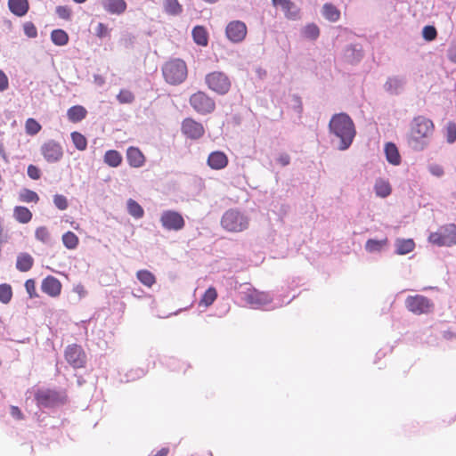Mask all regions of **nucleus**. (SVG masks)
Segmentation results:
<instances>
[{
  "instance_id": "obj_1",
  "label": "nucleus",
  "mask_w": 456,
  "mask_h": 456,
  "mask_svg": "<svg viewBox=\"0 0 456 456\" xmlns=\"http://www.w3.org/2000/svg\"><path fill=\"white\" fill-rule=\"evenodd\" d=\"M434 132L435 125L431 119L417 116L411 123L409 144L416 151H422L429 144Z\"/></svg>"
},
{
  "instance_id": "obj_2",
  "label": "nucleus",
  "mask_w": 456,
  "mask_h": 456,
  "mask_svg": "<svg viewBox=\"0 0 456 456\" xmlns=\"http://www.w3.org/2000/svg\"><path fill=\"white\" fill-rule=\"evenodd\" d=\"M329 128L330 133L340 139L339 150H346L353 142L355 136V127L352 118L346 113H338L332 116Z\"/></svg>"
},
{
  "instance_id": "obj_3",
  "label": "nucleus",
  "mask_w": 456,
  "mask_h": 456,
  "mask_svg": "<svg viewBox=\"0 0 456 456\" xmlns=\"http://www.w3.org/2000/svg\"><path fill=\"white\" fill-rule=\"evenodd\" d=\"M186 63L180 59L167 61L162 67L165 80L171 85H178L187 77Z\"/></svg>"
},
{
  "instance_id": "obj_4",
  "label": "nucleus",
  "mask_w": 456,
  "mask_h": 456,
  "mask_svg": "<svg viewBox=\"0 0 456 456\" xmlns=\"http://www.w3.org/2000/svg\"><path fill=\"white\" fill-rule=\"evenodd\" d=\"M428 241L438 247H452L456 245V224H447L439 227V229L431 232L428 236Z\"/></svg>"
},
{
  "instance_id": "obj_5",
  "label": "nucleus",
  "mask_w": 456,
  "mask_h": 456,
  "mask_svg": "<svg viewBox=\"0 0 456 456\" xmlns=\"http://www.w3.org/2000/svg\"><path fill=\"white\" fill-rule=\"evenodd\" d=\"M205 83L209 90L220 95L226 94L232 86V81L228 75L218 70L207 74Z\"/></svg>"
},
{
  "instance_id": "obj_6",
  "label": "nucleus",
  "mask_w": 456,
  "mask_h": 456,
  "mask_svg": "<svg viewBox=\"0 0 456 456\" xmlns=\"http://www.w3.org/2000/svg\"><path fill=\"white\" fill-rule=\"evenodd\" d=\"M221 224L226 231L240 232L247 229L248 220L238 210L229 209L224 214Z\"/></svg>"
},
{
  "instance_id": "obj_7",
  "label": "nucleus",
  "mask_w": 456,
  "mask_h": 456,
  "mask_svg": "<svg viewBox=\"0 0 456 456\" xmlns=\"http://www.w3.org/2000/svg\"><path fill=\"white\" fill-rule=\"evenodd\" d=\"M189 102L196 112L202 115L212 113L216 109L214 99L202 91L191 94Z\"/></svg>"
},
{
  "instance_id": "obj_8",
  "label": "nucleus",
  "mask_w": 456,
  "mask_h": 456,
  "mask_svg": "<svg viewBox=\"0 0 456 456\" xmlns=\"http://www.w3.org/2000/svg\"><path fill=\"white\" fill-rule=\"evenodd\" d=\"M406 308L414 314H425L433 310L434 304L422 295L409 296L405 299Z\"/></svg>"
},
{
  "instance_id": "obj_9",
  "label": "nucleus",
  "mask_w": 456,
  "mask_h": 456,
  "mask_svg": "<svg viewBox=\"0 0 456 456\" xmlns=\"http://www.w3.org/2000/svg\"><path fill=\"white\" fill-rule=\"evenodd\" d=\"M66 361L75 369L83 368L86 362V355L81 346L69 345L64 351Z\"/></svg>"
},
{
  "instance_id": "obj_10",
  "label": "nucleus",
  "mask_w": 456,
  "mask_h": 456,
  "mask_svg": "<svg viewBox=\"0 0 456 456\" xmlns=\"http://www.w3.org/2000/svg\"><path fill=\"white\" fill-rule=\"evenodd\" d=\"M41 154L49 163L60 161L63 157V149L60 142L54 140L45 142L40 148Z\"/></svg>"
},
{
  "instance_id": "obj_11",
  "label": "nucleus",
  "mask_w": 456,
  "mask_h": 456,
  "mask_svg": "<svg viewBox=\"0 0 456 456\" xmlns=\"http://www.w3.org/2000/svg\"><path fill=\"white\" fill-rule=\"evenodd\" d=\"M248 28L241 20L230 21L225 28V35L234 44L241 43L247 37Z\"/></svg>"
},
{
  "instance_id": "obj_12",
  "label": "nucleus",
  "mask_w": 456,
  "mask_h": 456,
  "mask_svg": "<svg viewBox=\"0 0 456 456\" xmlns=\"http://www.w3.org/2000/svg\"><path fill=\"white\" fill-rule=\"evenodd\" d=\"M160 223L165 229L169 231H180L185 225L182 215L174 210L164 211L160 216Z\"/></svg>"
},
{
  "instance_id": "obj_13",
  "label": "nucleus",
  "mask_w": 456,
  "mask_h": 456,
  "mask_svg": "<svg viewBox=\"0 0 456 456\" xmlns=\"http://www.w3.org/2000/svg\"><path fill=\"white\" fill-rule=\"evenodd\" d=\"M181 131L183 135L191 140H198L205 134L203 125L192 118H186L183 120Z\"/></svg>"
},
{
  "instance_id": "obj_14",
  "label": "nucleus",
  "mask_w": 456,
  "mask_h": 456,
  "mask_svg": "<svg viewBox=\"0 0 456 456\" xmlns=\"http://www.w3.org/2000/svg\"><path fill=\"white\" fill-rule=\"evenodd\" d=\"M244 300L252 307H260L271 301L268 294L258 291L255 289H248L244 293Z\"/></svg>"
},
{
  "instance_id": "obj_15",
  "label": "nucleus",
  "mask_w": 456,
  "mask_h": 456,
  "mask_svg": "<svg viewBox=\"0 0 456 456\" xmlns=\"http://www.w3.org/2000/svg\"><path fill=\"white\" fill-rule=\"evenodd\" d=\"M61 282L54 276L48 275L41 282V290L51 297H57L61 293Z\"/></svg>"
},
{
  "instance_id": "obj_16",
  "label": "nucleus",
  "mask_w": 456,
  "mask_h": 456,
  "mask_svg": "<svg viewBox=\"0 0 456 456\" xmlns=\"http://www.w3.org/2000/svg\"><path fill=\"white\" fill-rule=\"evenodd\" d=\"M35 399L39 405L50 407L57 404L60 401L59 394L53 390H38Z\"/></svg>"
},
{
  "instance_id": "obj_17",
  "label": "nucleus",
  "mask_w": 456,
  "mask_h": 456,
  "mask_svg": "<svg viewBox=\"0 0 456 456\" xmlns=\"http://www.w3.org/2000/svg\"><path fill=\"white\" fill-rule=\"evenodd\" d=\"M126 157L128 165L134 168L142 167L146 161V158L142 151L139 148L134 146L127 148Z\"/></svg>"
},
{
  "instance_id": "obj_18",
  "label": "nucleus",
  "mask_w": 456,
  "mask_h": 456,
  "mask_svg": "<svg viewBox=\"0 0 456 456\" xmlns=\"http://www.w3.org/2000/svg\"><path fill=\"white\" fill-rule=\"evenodd\" d=\"M274 6H280L286 18L297 20L299 18V9L290 0H272Z\"/></svg>"
},
{
  "instance_id": "obj_19",
  "label": "nucleus",
  "mask_w": 456,
  "mask_h": 456,
  "mask_svg": "<svg viewBox=\"0 0 456 456\" xmlns=\"http://www.w3.org/2000/svg\"><path fill=\"white\" fill-rule=\"evenodd\" d=\"M208 165L215 170L223 169L228 165V158L223 151H213L208 155Z\"/></svg>"
},
{
  "instance_id": "obj_20",
  "label": "nucleus",
  "mask_w": 456,
  "mask_h": 456,
  "mask_svg": "<svg viewBox=\"0 0 456 456\" xmlns=\"http://www.w3.org/2000/svg\"><path fill=\"white\" fill-rule=\"evenodd\" d=\"M8 7L14 15L22 17L28 12L29 4L28 0H8Z\"/></svg>"
},
{
  "instance_id": "obj_21",
  "label": "nucleus",
  "mask_w": 456,
  "mask_h": 456,
  "mask_svg": "<svg viewBox=\"0 0 456 456\" xmlns=\"http://www.w3.org/2000/svg\"><path fill=\"white\" fill-rule=\"evenodd\" d=\"M104 9L113 14H121L126 9L125 0H102Z\"/></svg>"
},
{
  "instance_id": "obj_22",
  "label": "nucleus",
  "mask_w": 456,
  "mask_h": 456,
  "mask_svg": "<svg viewBox=\"0 0 456 456\" xmlns=\"http://www.w3.org/2000/svg\"><path fill=\"white\" fill-rule=\"evenodd\" d=\"M87 110L81 105H75L67 110V117L72 123H77L86 118Z\"/></svg>"
},
{
  "instance_id": "obj_23",
  "label": "nucleus",
  "mask_w": 456,
  "mask_h": 456,
  "mask_svg": "<svg viewBox=\"0 0 456 456\" xmlns=\"http://www.w3.org/2000/svg\"><path fill=\"white\" fill-rule=\"evenodd\" d=\"M34 265V258L28 253H20L17 256L16 268L22 273L29 271Z\"/></svg>"
},
{
  "instance_id": "obj_24",
  "label": "nucleus",
  "mask_w": 456,
  "mask_h": 456,
  "mask_svg": "<svg viewBox=\"0 0 456 456\" xmlns=\"http://www.w3.org/2000/svg\"><path fill=\"white\" fill-rule=\"evenodd\" d=\"M13 217L20 224H28L32 220L33 214L27 207L16 206L13 208Z\"/></svg>"
},
{
  "instance_id": "obj_25",
  "label": "nucleus",
  "mask_w": 456,
  "mask_h": 456,
  "mask_svg": "<svg viewBox=\"0 0 456 456\" xmlns=\"http://www.w3.org/2000/svg\"><path fill=\"white\" fill-rule=\"evenodd\" d=\"M385 153L387 160L395 166L401 163V156L396 145L393 142H387L385 145Z\"/></svg>"
},
{
  "instance_id": "obj_26",
  "label": "nucleus",
  "mask_w": 456,
  "mask_h": 456,
  "mask_svg": "<svg viewBox=\"0 0 456 456\" xmlns=\"http://www.w3.org/2000/svg\"><path fill=\"white\" fill-rule=\"evenodd\" d=\"M123 160L122 155L116 150H109L103 156V161L110 167H118Z\"/></svg>"
},
{
  "instance_id": "obj_27",
  "label": "nucleus",
  "mask_w": 456,
  "mask_h": 456,
  "mask_svg": "<svg viewBox=\"0 0 456 456\" xmlns=\"http://www.w3.org/2000/svg\"><path fill=\"white\" fill-rule=\"evenodd\" d=\"M322 13L330 22H336L340 19V11L330 3L323 4Z\"/></svg>"
},
{
  "instance_id": "obj_28",
  "label": "nucleus",
  "mask_w": 456,
  "mask_h": 456,
  "mask_svg": "<svg viewBox=\"0 0 456 456\" xmlns=\"http://www.w3.org/2000/svg\"><path fill=\"white\" fill-rule=\"evenodd\" d=\"M395 248L396 254L406 255L414 249L415 242L412 239H399L395 241Z\"/></svg>"
},
{
  "instance_id": "obj_29",
  "label": "nucleus",
  "mask_w": 456,
  "mask_h": 456,
  "mask_svg": "<svg viewBox=\"0 0 456 456\" xmlns=\"http://www.w3.org/2000/svg\"><path fill=\"white\" fill-rule=\"evenodd\" d=\"M192 37L198 45L206 46L208 43V34L203 26H196L192 29Z\"/></svg>"
},
{
  "instance_id": "obj_30",
  "label": "nucleus",
  "mask_w": 456,
  "mask_h": 456,
  "mask_svg": "<svg viewBox=\"0 0 456 456\" xmlns=\"http://www.w3.org/2000/svg\"><path fill=\"white\" fill-rule=\"evenodd\" d=\"M136 278L142 285L147 288H151L157 281L155 275L146 269L137 271Z\"/></svg>"
},
{
  "instance_id": "obj_31",
  "label": "nucleus",
  "mask_w": 456,
  "mask_h": 456,
  "mask_svg": "<svg viewBox=\"0 0 456 456\" xmlns=\"http://www.w3.org/2000/svg\"><path fill=\"white\" fill-rule=\"evenodd\" d=\"M376 195L380 198H386L391 194L392 188L388 181L378 179L374 185Z\"/></svg>"
},
{
  "instance_id": "obj_32",
  "label": "nucleus",
  "mask_w": 456,
  "mask_h": 456,
  "mask_svg": "<svg viewBox=\"0 0 456 456\" xmlns=\"http://www.w3.org/2000/svg\"><path fill=\"white\" fill-rule=\"evenodd\" d=\"M18 199L20 202L35 204L38 203L40 200L38 194L36 191L27 188L20 191Z\"/></svg>"
},
{
  "instance_id": "obj_33",
  "label": "nucleus",
  "mask_w": 456,
  "mask_h": 456,
  "mask_svg": "<svg viewBox=\"0 0 456 456\" xmlns=\"http://www.w3.org/2000/svg\"><path fill=\"white\" fill-rule=\"evenodd\" d=\"M217 298V291L214 287H209L203 296L201 297L199 305L208 307L210 306Z\"/></svg>"
},
{
  "instance_id": "obj_34",
  "label": "nucleus",
  "mask_w": 456,
  "mask_h": 456,
  "mask_svg": "<svg viewBox=\"0 0 456 456\" xmlns=\"http://www.w3.org/2000/svg\"><path fill=\"white\" fill-rule=\"evenodd\" d=\"M127 211L129 215L136 219H140L144 215V210L142 206L133 199L127 200Z\"/></svg>"
},
{
  "instance_id": "obj_35",
  "label": "nucleus",
  "mask_w": 456,
  "mask_h": 456,
  "mask_svg": "<svg viewBox=\"0 0 456 456\" xmlns=\"http://www.w3.org/2000/svg\"><path fill=\"white\" fill-rule=\"evenodd\" d=\"M53 43L59 46H63L69 42V35L63 29H54L51 33Z\"/></svg>"
},
{
  "instance_id": "obj_36",
  "label": "nucleus",
  "mask_w": 456,
  "mask_h": 456,
  "mask_svg": "<svg viewBox=\"0 0 456 456\" xmlns=\"http://www.w3.org/2000/svg\"><path fill=\"white\" fill-rule=\"evenodd\" d=\"M61 240L65 248L68 249H75L79 243L78 237L73 232H67L63 233Z\"/></svg>"
},
{
  "instance_id": "obj_37",
  "label": "nucleus",
  "mask_w": 456,
  "mask_h": 456,
  "mask_svg": "<svg viewBox=\"0 0 456 456\" xmlns=\"http://www.w3.org/2000/svg\"><path fill=\"white\" fill-rule=\"evenodd\" d=\"M35 238L41 243L49 244L52 239L50 230L45 225L37 227L35 230Z\"/></svg>"
},
{
  "instance_id": "obj_38",
  "label": "nucleus",
  "mask_w": 456,
  "mask_h": 456,
  "mask_svg": "<svg viewBox=\"0 0 456 456\" xmlns=\"http://www.w3.org/2000/svg\"><path fill=\"white\" fill-rule=\"evenodd\" d=\"M70 137L75 148L80 151H83L87 147V140L84 134L79 132H72Z\"/></svg>"
},
{
  "instance_id": "obj_39",
  "label": "nucleus",
  "mask_w": 456,
  "mask_h": 456,
  "mask_svg": "<svg viewBox=\"0 0 456 456\" xmlns=\"http://www.w3.org/2000/svg\"><path fill=\"white\" fill-rule=\"evenodd\" d=\"M164 9L169 15H178L183 12V6L179 4L178 0H165Z\"/></svg>"
},
{
  "instance_id": "obj_40",
  "label": "nucleus",
  "mask_w": 456,
  "mask_h": 456,
  "mask_svg": "<svg viewBox=\"0 0 456 456\" xmlns=\"http://www.w3.org/2000/svg\"><path fill=\"white\" fill-rule=\"evenodd\" d=\"M387 244V239L378 240L370 239L365 243V249L368 252H377L380 251Z\"/></svg>"
},
{
  "instance_id": "obj_41",
  "label": "nucleus",
  "mask_w": 456,
  "mask_h": 456,
  "mask_svg": "<svg viewBox=\"0 0 456 456\" xmlns=\"http://www.w3.org/2000/svg\"><path fill=\"white\" fill-rule=\"evenodd\" d=\"M12 298V289L10 284L3 283L0 284V302L3 304H8Z\"/></svg>"
},
{
  "instance_id": "obj_42",
  "label": "nucleus",
  "mask_w": 456,
  "mask_h": 456,
  "mask_svg": "<svg viewBox=\"0 0 456 456\" xmlns=\"http://www.w3.org/2000/svg\"><path fill=\"white\" fill-rule=\"evenodd\" d=\"M42 129L41 125L32 118H29L25 122V131L28 135H36Z\"/></svg>"
},
{
  "instance_id": "obj_43",
  "label": "nucleus",
  "mask_w": 456,
  "mask_h": 456,
  "mask_svg": "<svg viewBox=\"0 0 456 456\" xmlns=\"http://www.w3.org/2000/svg\"><path fill=\"white\" fill-rule=\"evenodd\" d=\"M303 34L305 37L311 40H315L320 36V28L316 24L310 23L304 28Z\"/></svg>"
},
{
  "instance_id": "obj_44",
  "label": "nucleus",
  "mask_w": 456,
  "mask_h": 456,
  "mask_svg": "<svg viewBox=\"0 0 456 456\" xmlns=\"http://www.w3.org/2000/svg\"><path fill=\"white\" fill-rule=\"evenodd\" d=\"M117 99L122 104L131 103L134 100V95L131 91L126 90V89H122L117 95Z\"/></svg>"
},
{
  "instance_id": "obj_45",
  "label": "nucleus",
  "mask_w": 456,
  "mask_h": 456,
  "mask_svg": "<svg viewBox=\"0 0 456 456\" xmlns=\"http://www.w3.org/2000/svg\"><path fill=\"white\" fill-rule=\"evenodd\" d=\"M437 31L434 26H425L422 29V37L427 41H433L436 38Z\"/></svg>"
},
{
  "instance_id": "obj_46",
  "label": "nucleus",
  "mask_w": 456,
  "mask_h": 456,
  "mask_svg": "<svg viewBox=\"0 0 456 456\" xmlns=\"http://www.w3.org/2000/svg\"><path fill=\"white\" fill-rule=\"evenodd\" d=\"M25 289L29 297V298H35L38 297L36 289V281L34 279H28L25 281Z\"/></svg>"
},
{
  "instance_id": "obj_47",
  "label": "nucleus",
  "mask_w": 456,
  "mask_h": 456,
  "mask_svg": "<svg viewBox=\"0 0 456 456\" xmlns=\"http://www.w3.org/2000/svg\"><path fill=\"white\" fill-rule=\"evenodd\" d=\"M53 203L60 210H65L69 207L68 200L64 195L55 194L53 196Z\"/></svg>"
},
{
  "instance_id": "obj_48",
  "label": "nucleus",
  "mask_w": 456,
  "mask_h": 456,
  "mask_svg": "<svg viewBox=\"0 0 456 456\" xmlns=\"http://www.w3.org/2000/svg\"><path fill=\"white\" fill-rule=\"evenodd\" d=\"M446 139L449 143L456 141V124L449 122L446 126Z\"/></svg>"
},
{
  "instance_id": "obj_49",
  "label": "nucleus",
  "mask_w": 456,
  "mask_h": 456,
  "mask_svg": "<svg viewBox=\"0 0 456 456\" xmlns=\"http://www.w3.org/2000/svg\"><path fill=\"white\" fill-rule=\"evenodd\" d=\"M57 15L63 20H69L71 17V9L66 5H59L55 10Z\"/></svg>"
},
{
  "instance_id": "obj_50",
  "label": "nucleus",
  "mask_w": 456,
  "mask_h": 456,
  "mask_svg": "<svg viewBox=\"0 0 456 456\" xmlns=\"http://www.w3.org/2000/svg\"><path fill=\"white\" fill-rule=\"evenodd\" d=\"M23 30L25 35L28 37L34 38L37 36V29L36 26L30 21L24 23Z\"/></svg>"
},
{
  "instance_id": "obj_51",
  "label": "nucleus",
  "mask_w": 456,
  "mask_h": 456,
  "mask_svg": "<svg viewBox=\"0 0 456 456\" xmlns=\"http://www.w3.org/2000/svg\"><path fill=\"white\" fill-rule=\"evenodd\" d=\"M95 35L99 38H103L106 37H110V29L104 23H98L95 28Z\"/></svg>"
},
{
  "instance_id": "obj_52",
  "label": "nucleus",
  "mask_w": 456,
  "mask_h": 456,
  "mask_svg": "<svg viewBox=\"0 0 456 456\" xmlns=\"http://www.w3.org/2000/svg\"><path fill=\"white\" fill-rule=\"evenodd\" d=\"M28 175L33 180H38L41 177V170L35 165H28L27 169Z\"/></svg>"
},
{
  "instance_id": "obj_53",
  "label": "nucleus",
  "mask_w": 456,
  "mask_h": 456,
  "mask_svg": "<svg viewBox=\"0 0 456 456\" xmlns=\"http://www.w3.org/2000/svg\"><path fill=\"white\" fill-rule=\"evenodd\" d=\"M9 87V79L5 73L0 69V92H4Z\"/></svg>"
},
{
  "instance_id": "obj_54",
  "label": "nucleus",
  "mask_w": 456,
  "mask_h": 456,
  "mask_svg": "<svg viewBox=\"0 0 456 456\" xmlns=\"http://www.w3.org/2000/svg\"><path fill=\"white\" fill-rule=\"evenodd\" d=\"M428 169L433 175L437 177H441L444 173L443 167L437 164L431 165Z\"/></svg>"
},
{
  "instance_id": "obj_55",
  "label": "nucleus",
  "mask_w": 456,
  "mask_h": 456,
  "mask_svg": "<svg viewBox=\"0 0 456 456\" xmlns=\"http://www.w3.org/2000/svg\"><path fill=\"white\" fill-rule=\"evenodd\" d=\"M10 412H11V415L16 419H24V415L18 406H13V405L11 406Z\"/></svg>"
},
{
  "instance_id": "obj_56",
  "label": "nucleus",
  "mask_w": 456,
  "mask_h": 456,
  "mask_svg": "<svg viewBox=\"0 0 456 456\" xmlns=\"http://www.w3.org/2000/svg\"><path fill=\"white\" fill-rule=\"evenodd\" d=\"M277 162L281 166V167H286L288 166L289 163H290V157L289 154L287 153H281L278 158H277Z\"/></svg>"
},
{
  "instance_id": "obj_57",
  "label": "nucleus",
  "mask_w": 456,
  "mask_h": 456,
  "mask_svg": "<svg viewBox=\"0 0 456 456\" xmlns=\"http://www.w3.org/2000/svg\"><path fill=\"white\" fill-rule=\"evenodd\" d=\"M169 453V449L167 447H164L158 451L156 453L153 454V456H167Z\"/></svg>"
},
{
  "instance_id": "obj_58",
  "label": "nucleus",
  "mask_w": 456,
  "mask_h": 456,
  "mask_svg": "<svg viewBox=\"0 0 456 456\" xmlns=\"http://www.w3.org/2000/svg\"><path fill=\"white\" fill-rule=\"evenodd\" d=\"M203 1L207 2V3H209V4H213V3L217 2L218 0H203Z\"/></svg>"
},
{
  "instance_id": "obj_59",
  "label": "nucleus",
  "mask_w": 456,
  "mask_h": 456,
  "mask_svg": "<svg viewBox=\"0 0 456 456\" xmlns=\"http://www.w3.org/2000/svg\"><path fill=\"white\" fill-rule=\"evenodd\" d=\"M75 3H77V4H83L85 3L86 0H73Z\"/></svg>"
},
{
  "instance_id": "obj_60",
  "label": "nucleus",
  "mask_w": 456,
  "mask_h": 456,
  "mask_svg": "<svg viewBox=\"0 0 456 456\" xmlns=\"http://www.w3.org/2000/svg\"><path fill=\"white\" fill-rule=\"evenodd\" d=\"M347 51L354 52V51H355V49H354V47H349V48L347 49Z\"/></svg>"
},
{
  "instance_id": "obj_61",
  "label": "nucleus",
  "mask_w": 456,
  "mask_h": 456,
  "mask_svg": "<svg viewBox=\"0 0 456 456\" xmlns=\"http://www.w3.org/2000/svg\"><path fill=\"white\" fill-rule=\"evenodd\" d=\"M357 56H358V57H362V53H361V51H357Z\"/></svg>"
},
{
  "instance_id": "obj_62",
  "label": "nucleus",
  "mask_w": 456,
  "mask_h": 456,
  "mask_svg": "<svg viewBox=\"0 0 456 456\" xmlns=\"http://www.w3.org/2000/svg\"><path fill=\"white\" fill-rule=\"evenodd\" d=\"M208 455L209 456H213L212 452H208Z\"/></svg>"
}]
</instances>
